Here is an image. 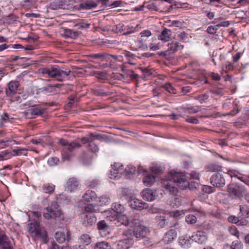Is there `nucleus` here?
<instances>
[{
	"label": "nucleus",
	"instance_id": "nucleus-1",
	"mask_svg": "<svg viewBox=\"0 0 249 249\" xmlns=\"http://www.w3.org/2000/svg\"><path fill=\"white\" fill-rule=\"evenodd\" d=\"M175 183L182 189H186L187 186L190 187L187 177L183 173L178 172L171 173V177L162 182V185L165 191L171 195H176L178 190L175 185Z\"/></svg>",
	"mask_w": 249,
	"mask_h": 249
},
{
	"label": "nucleus",
	"instance_id": "nucleus-2",
	"mask_svg": "<svg viewBox=\"0 0 249 249\" xmlns=\"http://www.w3.org/2000/svg\"><path fill=\"white\" fill-rule=\"evenodd\" d=\"M34 220H29L28 224V230L31 235L34 237L35 240L41 239L44 243L48 242V236L47 231L43 227L40 226L38 219L41 216L39 212H32Z\"/></svg>",
	"mask_w": 249,
	"mask_h": 249
},
{
	"label": "nucleus",
	"instance_id": "nucleus-3",
	"mask_svg": "<svg viewBox=\"0 0 249 249\" xmlns=\"http://www.w3.org/2000/svg\"><path fill=\"white\" fill-rule=\"evenodd\" d=\"M56 200L57 202L53 201L51 206H48L46 208L47 213H44V217L48 220L52 218H55L57 217L60 216L62 214V211L59 208L58 203L68 204L69 200L67 197L63 194L59 195L56 196Z\"/></svg>",
	"mask_w": 249,
	"mask_h": 249
},
{
	"label": "nucleus",
	"instance_id": "nucleus-4",
	"mask_svg": "<svg viewBox=\"0 0 249 249\" xmlns=\"http://www.w3.org/2000/svg\"><path fill=\"white\" fill-rule=\"evenodd\" d=\"M43 74H47L48 77L55 78L59 81H63L70 74V69L62 70L58 67H53L51 68H43L39 70Z\"/></svg>",
	"mask_w": 249,
	"mask_h": 249
},
{
	"label": "nucleus",
	"instance_id": "nucleus-5",
	"mask_svg": "<svg viewBox=\"0 0 249 249\" xmlns=\"http://www.w3.org/2000/svg\"><path fill=\"white\" fill-rule=\"evenodd\" d=\"M59 143L61 148V155L64 160H69L72 156V152L77 148H80L81 145L76 141L69 142L68 141L64 139L59 140Z\"/></svg>",
	"mask_w": 249,
	"mask_h": 249
},
{
	"label": "nucleus",
	"instance_id": "nucleus-6",
	"mask_svg": "<svg viewBox=\"0 0 249 249\" xmlns=\"http://www.w3.org/2000/svg\"><path fill=\"white\" fill-rule=\"evenodd\" d=\"M227 191L230 197L235 199H241L245 193L246 189L241 184L233 182L229 184Z\"/></svg>",
	"mask_w": 249,
	"mask_h": 249
},
{
	"label": "nucleus",
	"instance_id": "nucleus-7",
	"mask_svg": "<svg viewBox=\"0 0 249 249\" xmlns=\"http://www.w3.org/2000/svg\"><path fill=\"white\" fill-rule=\"evenodd\" d=\"M171 219V215L170 213L162 212L157 214L155 217V221L159 227L163 228L172 225L170 222Z\"/></svg>",
	"mask_w": 249,
	"mask_h": 249
},
{
	"label": "nucleus",
	"instance_id": "nucleus-8",
	"mask_svg": "<svg viewBox=\"0 0 249 249\" xmlns=\"http://www.w3.org/2000/svg\"><path fill=\"white\" fill-rule=\"evenodd\" d=\"M45 109L38 106H34L22 112L23 117L28 119H33L44 114Z\"/></svg>",
	"mask_w": 249,
	"mask_h": 249
},
{
	"label": "nucleus",
	"instance_id": "nucleus-9",
	"mask_svg": "<svg viewBox=\"0 0 249 249\" xmlns=\"http://www.w3.org/2000/svg\"><path fill=\"white\" fill-rule=\"evenodd\" d=\"M24 75L22 73L17 77V80L10 81L7 85V88L5 89L6 94L7 96L10 97L14 95L19 86V81L20 80Z\"/></svg>",
	"mask_w": 249,
	"mask_h": 249
},
{
	"label": "nucleus",
	"instance_id": "nucleus-10",
	"mask_svg": "<svg viewBox=\"0 0 249 249\" xmlns=\"http://www.w3.org/2000/svg\"><path fill=\"white\" fill-rule=\"evenodd\" d=\"M227 175L225 173H221L218 172L214 174L211 178V183L214 187H221L225 185L226 180L225 176Z\"/></svg>",
	"mask_w": 249,
	"mask_h": 249
},
{
	"label": "nucleus",
	"instance_id": "nucleus-11",
	"mask_svg": "<svg viewBox=\"0 0 249 249\" xmlns=\"http://www.w3.org/2000/svg\"><path fill=\"white\" fill-rule=\"evenodd\" d=\"M149 232L148 228L139 225L134 228L133 234L137 238L142 239L147 237L149 234Z\"/></svg>",
	"mask_w": 249,
	"mask_h": 249
},
{
	"label": "nucleus",
	"instance_id": "nucleus-12",
	"mask_svg": "<svg viewBox=\"0 0 249 249\" xmlns=\"http://www.w3.org/2000/svg\"><path fill=\"white\" fill-rule=\"evenodd\" d=\"M128 202L131 208L137 210H142L144 209H147L148 207V204L147 203L144 202L142 200L138 199L134 197L129 200Z\"/></svg>",
	"mask_w": 249,
	"mask_h": 249
},
{
	"label": "nucleus",
	"instance_id": "nucleus-13",
	"mask_svg": "<svg viewBox=\"0 0 249 249\" xmlns=\"http://www.w3.org/2000/svg\"><path fill=\"white\" fill-rule=\"evenodd\" d=\"M70 0H53L49 5V8L52 10H56L59 8L67 9L70 4Z\"/></svg>",
	"mask_w": 249,
	"mask_h": 249
},
{
	"label": "nucleus",
	"instance_id": "nucleus-14",
	"mask_svg": "<svg viewBox=\"0 0 249 249\" xmlns=\"http://www.w3.org/2000/svg\"><path fill=\"white\" fill-rule=\"evenodd\" d=\"M81 218L82 224L86 227L91 226L96 222V217L93 213H83Z\"/></svg>",
	"mask_w": 249,
	"mask_h": 249
},
{
	"label": "nucleus",
	"instance_id": "nucleus-15",
	"mask_svg": "<svg viewBox=\"0 0 249 249\" xmlns=\"http://www.w3.org/2000/svg\"><path fill=\"white\" fill-rule=\"evenodd\" d=\"M97 226L99 233L102 237H106L110 234V227L105 220L98 222Z\"/></svg>",
	"mask_w": 249,
	"mask_h": 249
},
{
	"label": "nucleus",
	"instance_id": "nucleus-16",
	"mask_svg": "<svg viewBox=\"0 0 249 249\" xmlns=\"http://www.w3.org/2000/svg\"><path fill=\"white\" fill-rule=\"evenodd\" d=\"M190 238L192 241L198 244H203L207 240V236L206 233L202 231H197L194 232L192 236L190 237Z\"/></svg>",
	"mask_w": 249,
	"mask_h": 249
},
{
	"label": "nucleus",
	"instance_id": "nucleus-17",
	"mask_svg": "<svg viewBox=\"0 0 249 249\" xmlns=\"http://www.w3.org/2000/svg\"><path fill=\"white\" fill-rule=\"evenodd\" d=\"M133 244V240L131 238H124L116 242L117 249H128Z\"/></svg>",
	"mask_w": 249,
	"mask_h": 249
},
{
	"label": "nucleus",
	"instance_id": "nucleus-18",
	"mask_svg": "<svg viewBox=\"0 0 249 249\" xmlns=\"http://www.w3.org/2000/svg\"><path fill=\"white\" fill-rule=\"evenodd\" d=\"M142 198L147 201H151L156 199V193L153 190L146 188L141 192Z\"/></svg>",
	"mask_w": 249,
	"mask_h": 249
},
{
	"label": "nucleus",
	"instance_id": "nucleus-19",
	"mask_svg": "<svg viewBox=\"0 0 249 249\" xmlns=\"http://www.w3.org/2000/svg\"><path fill=\"white\" fill-rule=\"evenodd\" d=\"M67 238L64 232L62 231H57L54 235L55 240L59 243H63L66 240L69 241L71 239V232L69 231H67Z\"/></svg>",
	"mask_w": 249,
	"mask_h": 249
},
{
	"label": "nucleus",
	"instance_id": "nucleus-20",
	"mask_svg": "<svg viewBox=\"0 0 249 249\" xmlns=\"http://www.w3.org/2000/svg\"><path fill=\"white\" fill-rule=\"evenodd\" d=\"M183 48V45L176 41H173L168 44L167 51L169 54H172Z\"/></svg>",
	"mask_w": 249,
	"mask_h": 249
},
{
	"label": "nucleus",
	"instance_id": "nucleus-21",
	"mask_svg": "<svg viewBox=\"0 0 249 249\" xmlns=\"http://www.w3.org/2000/svg\"><path fill=\"white\" fill-rule=\"evenodd\" d=\"M79 183L78 181L74 178H70L67 182L65 185V188L68 191L72 192L77 190L78 188Z\"/></svg>",
	"mask_w": 249,
	"mask_h": 249
},
{
	"label": "nucleus",
	"instance_id": "nucleus-22",
	"mask_svg": "<svg viewBox=\"0 0 249 249\" xmlns=\"http://www.w3.org/2000/svg\"><path fill=\"white\" fill-rule=\"evenodd\" d=\"M177 237V232L174 229L169 230L163 238V242L166 244L171 243Z\"/></svg>",
	"mask_w": 249,
	"mask_h": 249
},
{
	"label": "nucleus",
	"instance_id": "nucleus-23",
	"mask_svg": "<svg viewBox=\"0 0 249 249\" xmlns=\"http://www.w3.org/2000/svg\"><path fill=\"white\" fill-rule=\"evenodd\" d=\"M172 31L170 29L164 28L159 36L158 39L162 42H168L171 39Z\"/></svg>",
	"mask_w": 249,
	"mask_h": 249
},
{
	"label": "nucleus",
	"instance_id": "nucleus-24",
	"mask_svg": "<svg viewBox=\"0 0 249 249\" xmlns=\"http://www.w3.org/2000/svg\"><path fill=\"white\" fill-rule=\"evenodd\" d=\"M124 54L126 58V63L131 65H135L137 64V61L139 58L137 57L135 54L131 53L128 51H125L124 53Z\"/></svg>",
	"mask_w": 249,
	"mask_h": 249
},
{
	"label": "nucleus",
	"instance_id": "nucleus-25",
	"mask_svg": "<svg viewBox=\"0 0 249 249\" xmlns=\"http://www.w3.org/2000/svg\"><path fill=\"white\" fill-rule=\"evenodd\" d=\"M129 224L128 217L125 214H118L117 218V222H115V225L117 226L123 225L127 226Z\"/></svg>",
	"mask_w": 249,
	"mask_h": 249
},
{
	"label": "nucleus",
	"instance_id": "nucleus-26",
	"mask_svg": "<svg viewBox=\"0 0 249 249\" xmlns=\"http://www.w3.org/2000/svg\"><path fill=\"white\" fill-rule=\"evenodd\" d=\"M91 236L87 233L81 234L78 239L79 242L84 246L89 245L91 242Z\"/></svg>",
	"mask_w": 249,
	"mask_h": 249
},
{
	"label": "nucleus",
	"instance_id": "nucleus-27",
	"mask_svg": "<svg viewBox=\"0 0 249 249\" xmlns=\"http://www.w3.org/2000/svg\"><path fill=\"white\" fill-rule=\"evenodd\" d=\"M10 241L7 236L0 231V246L3 249H10L9 248Z\"/></svg>",
	"mask_w": 249,
	"mask_h": 249
},
{
	"label": "nucleus",
	"instance_id": "nucleus-28",
	"mask_svg": "<svg viewBox=\"0 0 249 249\" xmlns=\"http://www.w3.org/2000/svg\"><path fill=\"white\" fill-rule=\"evenodd\" d=\"M62 86V84H56L54 85L49 84L47 86L42 87L41 89L42 90V91H44L46 93H53L56 91V88H59Z\"/></svg>",
	"mask_w": 249,
	"mask_h": 249
},
{
	"label": "nucleus",
	"instance_id": "nucleus-29",
	"mask_svg": "<svg viewBox=\"0 0 249 249\" xmlns=\"http://www.w3.org/2000/svg\"><path fill=\"white\" fill-rule=\"evenodd\" d=\"M231 106L233 108L232 111L230 112V114L234 115L239 111V107L236 103L233 102L231 103V102L225 103L223 104V107L226 108L227 107L231 108Z\"/></svg>",
	"mask_w": 249,
	"mask_h": 249
},
{
	"label": "nucleus",
	"instance_id": "nucleus-30",
	"mask_svg": "<svg viewBox=\"0 0 249 249\" xmlns=\"http://www.w3.org/2000/svg\"><path fill=\"white\" fill-rule=\"evenodd\" d=\"M222 166L215 164H209L205 166V169L207 172H217L222 171Z\"/></svg>",
	"mask_w": 249,
	"mask_h": 249
},
{
	"label": "nucleus",
	"instance_id": "nucleus-31",
	"mask_svg": "<svg viewBox=\"0 0 249 249\" xmlns=\"http://www.w3.org/2000/svg\"><path fill=\"white\" fill-rule=\"evenodd\" d=\"M239 216L242 218H247L249 217V207L247 205L240 206V213Z\"/></svg>",
	"mask_w": 249,
	"mask_h": 249
},
{
	"label": "nucleus",
	"instance_id": "nucleus-32",
	"mask_svg": "<svg viewBox=\"0 0 249 249\" xmlns=\"http://www.w3.org/2000/svg\"><path fill=\"white\" fill-rule=\"evenodd\" d=\"M179 245L184 249H188L191 245L190 240L188 238L181 237L178 239Z\"/></svg>",
	"mask_w": 249,
	"mask_h": 249
},
{
	"label": "nucleus",
	"instance_id": "nucleus-33",
	"mask_svg": "<svg viewBox=\"0 0 249 249\" xmlns=\"http://www.w3.org/2000/svg\"><path fill=\"white\" fill-rule=\"evenodd\" d=\"M121 192L122 196L125 197L128 202L129 200L134 197L133 194L131 190L128 188H122Z\"/></svg>",
	"mask_w": 249,
	"mask_h": 249
},
{
	"label": "nucleus",
	"instance_id": "nucleus-34",
	"mask_svg": "<svg viewBox=\"0 0 249 249\" xmlns=\"http://www.w3.org/2000/svg\"><path fill=\"white\" fill-rule=\"evenodd\" d=\"M28 149L20 147H17V149L12 150L13 155L15 156H21L23 155L26 156L27 155Z\"/></svg>",
	"mask_w": 249,
	"mask_h": 249
},
{
	"label": "nucleus",
	"instance_id": "nucleus-35",
	"mask_svg": "<svg viewBox=\"0 0 249 249\" xmlns=\"http://www.w3.org/2000/svg\"><path fill=\"white\" fill-rule=\"evenodd\" d=\"M90 58L98 59L101 61L107 59L108 55L107 53H92L89 55Z\"/></svg>",
	"mask_w": 249,
	"mask_h": 249
},
{
	"label": "nucleus",
	"instance_id": "nucleus-36",
	"mask_svg": "<svg viewBox=\"0 0 249 249\" xmlns=\"http://www.w3.org/2000/svg\"><path fill=\"white\" fill-rule=\"evenodd\" d=\"M83 197L87 202H90L96 197V194L94 191L88 190L86 192Z\"/></svg>",
	"mask_w": 249,
	"mask_h": 249
},
{
	"label": "nucleus",
	"instance_id": "nucleus-37",
	"mask_svg": "<svg viewBox=\"0 0 249 249\" xmlns=\"http://www.w3.org/2000/svg\"><path fill=\"white\" fill-rule=\"evenodd\" d=\"M126 176L127 178H130L131 177L135 174L136 170L135 167L132 165H128L124 168Z\"/></svg>",
	"mask_w": 249,
	"mask_h": 249
},
{
	"label": "nucleus",
	"instance_id": "nucleus-38",
	"mask_svg": "<svg viewBox=\"0 0 249 249\" xmlns=\"http://www.w3.org/2000/svg\"><path fill=\"white\" fill-rule=\"evenodd\" d=\"M112 209L116 213L121 214L124 212V207L119 202H115L112 204Z\"/></svg>",
	"mask_w": 249,
	"mask_h": 249
},
{
	"label": "nucleus",
	"instance_id": "nucleus-39",
	"mask_svg": "<svg viewBox=\"0 0 249 249\" xmlns=\"http://www.w3.org/2000/svg\"><path fill=\"white\" fill-rule=\"evenodd\" d=\"M155 181V177L151 175H148L143 178V183L146 186H151Z\"/></svg>",
	"mask_w": 249,
	"mask_h": 249
},
{
	"label": "nucleus",
	"instance_id": "nucleus-40",
	"mask_svg": "<svg viewBox=\"0 0 249 249\" xmlns=\"http://www.w3.org/2000/svg\"><path fill=\"white\" fill-rule=\"evenodd\" d=\"M55 189V185L52 183H46L42 186V190L44 193L51 194Z\"/></svg>",
	"mask_w": 249,
	"mask_h": 249
},
{
	"label": "nucleus",
	"instance_id": "nucleus-41",
	"mask_svg": "<svg viewBox=\"0 0 249 249\" xmlns=\"http://www.w3.org/2000/svg\"><path fill=\"white\" fill-rule=\"evenodd\" d=\"M94 249H112L110 245L107 242H101L97 243L94 247Z\"/></svg>",
	"mask_w": 249,
	"mask_h": 249
},
{
	"label": "nucleus",
	"instance_id": "nucleus-42",
	"mask_svg": "<svg viewBox=\"0 0 249 249\" xmlns=\"http://www.w3.org/2000/svg\"><path fill=\"white\" fill-rule=\"evenodd\" d=\"M11 139L5 138L0 140V147L4 148L7 147L11 146Z\"/></svg>",
	"mask_w": 249,
	"mask_h": 249
},
{
	"label": "nucleus",
	"instance_id": "nucleus-43",
	"mask_svg": "<svg viewBox=\"0 0 249 249\" xmlns=\"http://www.w3.org/2000/svg\"><path fill=\"white\" fill-rule=\"evenodd\" d=\"M186 222L190 224H195L197 221L196 217L193 214H189L185 217Z\"/></svg>",
	"mask_w": 249,
	"mask_h": 249
},
{
	"label": "nucleus",
	"instance_id": "nucleus-44",
	"mask_svg": "<svg viewBox=\"0 0 249 249\" xmlns=\"http://www.w3.org/2000/svg\"><path fill=\"white\" fill-rule=\"evenodd\" d=\"M124 24H123L122 23H119V24L113 26L112 27V28L111 29V31H112L115 33H121L122 32H123L124 30Z\"/></svg>",
	"mask_w": 249,
	"mask_h": 249
},
{
	"label": "nucleus",
	"instance_id": "nucleus-45",
	"mask_svg": "<svg viewBox=\"0 0 249 249\" xmlns=\"http://www.w3.org/2000/svg\"><path fill=\"white\" fill-rule=\"evenodd\" d=\"M140 69L143 72V78H145L146 77H148L151 74H152L154 71L152 69H149L147 68H141Z\"/></svg>",
	"mask_w": 249,
	"mask_h": 249
},
{
	"label": "nucleus",
	"instance_id": "nucleus-46",
	"mask_svg": "<svg viewBox=\"0 0 249 249\" xmlns=\"http://www.w3.org/2000/svg\"><path fill=\"white\" fill-rule=\"evenodd\" d=\"M163 87L166 90L168 91L169 93L172 94H176V90L172 87V86L169 83H166L164 84Z\"/></svg>",
	"mask_w": 249,
	"mask_h": 249
},
{
	"label": "nucleus",
	"instance_id": "nucleus-47",
	"mask_svg": "<svg viewBox=\"0 0 249 249\" xmlns=\"http://www.w3.org/2000/svg\"><path fill=\"white\" fill-rule=\"evenodd\" d=\"M92 92L93 94L97 96H104L106 95L104 90L100 89H92Z\"/></svg>",
	"mask_w": 249,
	"mask_h": 249
},
{
	"label": "nucleus",
	"instance_id": "nucleus-48",
	"mask_svg": "<svg viewBox=\"0 0 249 249\" xmlns=\"http://www.w3.org/2000/svg\"><path fill=\"white\" fill-rule=\"evenodd\" d=\"M59 160V159L56 157H52L50 158L48 160V163L50 166H54L58 164Z\"/></svg>",
	"mask_w": 249,
	"mask_h": 249
},
{
	"label": "nucleus",
	"instance_id": "nucleus-49",
	"mask_svg": "<svg viewBox=\"0 0 249 249\" xmlns=\"http://www.w3.org/2000/svg\"><path fill=\"white\" fill-rule=\"evenodd\" d=\"M89 149L93 153H96L99 151V147L98 145L92 142L90 144H89Z\"/></svg>",
	"mask_w": 249,
	"mask_h": 249
},
{
	"label": "nucleus",
	"instance_id": "nucleus-50",
	"mask_svg": "<svg viewBox=\"0 0 249 249\" xmlns=\"http://www.w3.org/2000/svg\"><path fill=\"white\" fill-rule=\"evenodd\" d=\"M81 5L85 9H90L96 7L97 4L92 1H87L85 4H83Z\"/></svg>",
	"mask_w": 249,
	"mask_h": 249
},
{
	"label": "nucleus",
	"instance_id": "nucleus-51",
	"mask_svg": "<svg viewBox=\"0 0 249 249\" xmlns=\"http://www.w3.org/2000/svg\"><path fill=\"white\" fill-rule=\"evenodd\" d=\"M89 135V139H90V141L92 142L95 139L101 140L103 138V136L99 134L90 133Z\"/></svg>",
	"mask_w": 249,
	"mask_h": 249
},
{
	"label": "nucleus",
	"instance_id": "nucleus-52",
	"mask_svg": "<svg viewBox=\"0 0 249 249\" xmlns=\"http://www.w3.org/2000/svg\"><path fill=\"white\" fill-rule=\"evenodd\" d=\"M110 201V198L107 196H103L100 197L101 205H107Z\"/></svg>",
	"mask_w": 249,
	"mask_h": 249
},
{
	"label": "nucleus",
	"instance_id": "nucleus-53",
	"mask_svg": "<svg viewBox=\"0 0 249 249\" xmlns=\"http://www.w3.org/2000/svg\"><path fill=\"white\" fill-rule=\"evenodd\" d=\"M122 4V1L121 0H115L111 3H109L108 1H107L106 5L108 6H113L114 7H118L119 6L121 5Z\"/></svg>",
	"mask_w": 249,
	"mask_h": 249
},
{
	"label": "nucleus",
	"instance_id": "nucleus-54",
	"mask_svg": "<svg viewBox=\"0 0 249 249\" xmlns=\"http://www.w3.org/2000/svg\"><path fill=\"white\" fill-rule=\"evenodd\" d=\"M209 96L208 94H204L202 95H200L198 97L197 99L199 100L200 103H203L208 99Z\"/></svg>",
	"mask_w": 249,
	"mask_h": 249
},
{
	"label": "nucleus",
	"instance_id": "nucleus-55",
	"mask_svg": "<svg viewBox=\"0 0 249 249\" xmlns=\"http://www.w3.org/2000/svg\"><path fill=\"white\" fill-rule=\"evenodd\" d=\"M218 28L216 25L214 26H209L207 28V31L210 34H214L216 33Z\"/></svg>",
	"mask_w": 249,
	"mask_h": 249
},
{
	"label": "nucleus",
	"instance_id": "nucleus-56",
	"mask_svg": "<svg viewBox=\"0 0 249 249\" xmlns=\"http://www.w3.org/2000/svg\"><path fill=\"white\" fill-rule=\"evenodd\" d=\"M94 75L97 78L103 79L106 77L107 73L105 72L96 71Z\"/></svg>",
	"mask_w": 249,
	"mask_h": 249
},
{
	"label": "nucleus",
	"instance_id": "nucleus-57",
	"mask_svg": "<svg viewBox=\"0 0 249 249\" xmlns=\"http://www.w3.org/2000/svg\"><path fill=\"white\" fill-rule=\"evenodd\" d=\"M178 36L179 37L180 41L184 42L188 38V35L184 32H182L178 35Z\"/></svg>",
	"mask_w": 249,
	"mask_h": 249
},
{
	"label": "nucleus",
	"instance_id": "nucleus-58",
	"mask_svg": "<svg viewBox=\"0 0 249 249\" xmlns=\"http://www.w3.org/2000/svg\"><path fill=\"white\" fill-rule=\"evenodd\" d=\"M209 76L214 81H219L221 79L220 76L217 73L211 72Z\"/></svg>",
	"mask_w": 249,
	"mask_h": 249
},
{
	"label": "nucleus",
	"instance_id": "nucleus-59",
	"mask_svg": "<svg viewBox=\"0 0 249 249\" xmlns=\"http://www.w3.org/2000/svg\"><path fill=\"white\" fill-rule=\"evenodd\" d=\"M203 190L208 194H211L214 192L215 189L213 187L205 186L203 187Z\"/></svg>",
	"mask_w": 249,
	"mask_h": 249
},
{
	"label": "nucleus",
	"instance_id": "nucleus-60",
	"mask_svg": "<svg viewBox=\"0 0 249 249\" xmlns=\"http://www.w3.org/2000/svg\"><path fill=\"white\" fill-rule=\"evenodd\" d=\"M117 214L111 213L110 215L107 216V218L110 221L113 222L115 224V222H117Z\"/></svg>",
	"mask_w": 249,
	"mask_h": 249
},
{
	"label": "nucleus",
	"instance_id": "nucleus-61",
	"mask_svg": "<svg viewBox=\"0 0 249 249\" xmlns=\"http://www.w3.org/2000/svg\"><path fill=\"white\" fill-rule=\"evenodd\" d=\"M151 171L155 174H159L162 171L161 167L157 166H153L151 168Z\"/></svg>",
	"mask_w": 249,
	"mask_h": 249
},
{
	"label": "nucleus",
	"instance_id": "nucleus-62",
	"mask_svg": "<svg viewBox=\"0 0 249 249\" xmlns=\"http://www.w3.org/2000/svg\"><path fill=\"white\" fill-rule=\"evenodd\" d=\"M228 220L229 222L235 223L237 225L239 221V217L233 215H231L228 218Z\"/></svg>",
	"mask_w": 249,
	"mask_h": 249
},
{
	"label": "nucleus",
	"instance_id": "nucleus-63",
	"mask_svg": "<svg viewBox=\"0 0 249 249\" xmlns=\"http://www.w3.org/2000/svg\"><path fill=\"white\" fill-rule=\"evenodd\" d=\"M99 184H100L99 180L96 179L90 181L89 186L91 188H94L97 186Z\"/></svg>",
	"mask_w": 249,
	"mask_h": 249
},
{
	"label": "nucleus",
	"instance_id": "nucleus-64",
	"mask_svg": "<svg viewBox=\"0 0 249 249\" xmlns=\"http://www.w3.org/2000/svg\"><path fill=\"white\" fill-rule=\"evenodd\" d=\"M239 179L244 182L245 184L249 186V177L238 176Z\"/></svg>",
	"mask_w": 249,
	"mask_h": 249
}]
</instances>
